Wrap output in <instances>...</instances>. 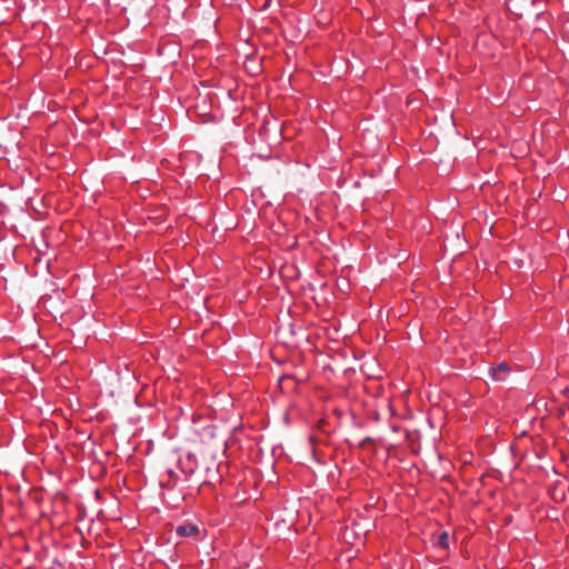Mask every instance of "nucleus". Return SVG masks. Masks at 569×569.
<instances>
[{"label": "nucleus", "mask_w": 569, "mask_h": 569, "mask_svg": "<svg viewBox=\"0 0 569 569\" xmlns=\"http://www.w3.org/2000/svg\"><path fill=\"white\" fill-rule=\"evenodd\" d=\"M199 531V527L191 522L181 523L176 529V533L180 537H196Z\"/></svg>", "instance_id": "2"}, {"label": "nucleus", "mask_w": 569, "mask_h": 569, "mask_svg": "<svg viewBox=\"0 0 569 569\" xmlns=\"http://www.w3.org/2000/svg\"><path fill=\"white\" fill-rule=\"evenodd\" d=\"M193 458H194V456L192 453L188 455V459H193Z\"/></svg>", "instance_id": "4"}, {"label": "nucleus", "mask_w": 569, "mask_h": 569, "mask_svg": "<svg viewBox=\"0 0 569 569\" xmlns=\"http://www.w3.org/2000/svg\"><path fill=\"white\" fill-rule=\"evenodd\" d=\"M435 545L439 548L447 549L449 548V535L448 532L443 531L439 533L437 537Z\"/></svg>", "instance_id": "3"}, {"label": "nucleus", "mask_w": 569, "mask_h": 569, "mask_svg": "<svg viewBox=\"0 0 569 569\" xmlns=\"http://www.w3.org/2000/svg\"><path fill=\"white\" fill-rule=\"evenodd\" d=\"M510 368L506 362H500L490 368V376L495 381H505L509 376Z\"/></svg>", "instance_id": "1"}]
</instances>
